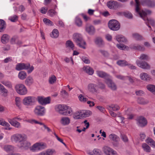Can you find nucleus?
<instances>
[{
  "label": "nucleus",
  "mask_w": 155,
  "mask_h": 155,
  "mask_svg": "<svg viewBox=\"0 0 155 155\" xmlns=\"http://www.w3.org/2000/svg\"><path fill=\"white\" fill-rule=\"evenodd\" d=\"M74 41L77 43L79 47L84 49L85 48V45L86 43L83 39L82 35L78 33L74 34L73 36Z\"/></svg>",
  "instance_id": "obj_2"
},
{
  "label": "nucleus",
  "mask_w": 155,
  "mask_h": 155,
  "mask_svg": "<svg viewBox=\"0 0 155 155\" xmlns=\"http://www.w3.org/2000/svg\"><path fill=\"white\" fill-rule=\"evenodd\" d=\"M147 142L149 144L153 147L155 146V142L151 138H148L147 140Z\"/></svg>",
  "instance_id": "obj_61"
},
{
  "label": "nucleus",
  "mask_w": 155,
  "mask_h": 155,
  "mask_svg": "<svg viewBox=\"0 0 155 155\" xmlns=\"http://www.w3.org/2000/svg\"><path fill=\"white\" fill-rule=\"evenodd\" d=\"M120 138L124 142L126 143L128 141V140L127 136L124 134L121 135Z\"/></svg>",
  "instance_id": "obj_62"
},
{
  "label": "nucleus",
  "mask_w": 155,
  "mask_h": 155,
  "mask_svg": "<svg viewBox=\"0 0 155 155\" xmlns=\"http://www.w3.org/2000/svg\"><path fill=\"white\" fill-rule=\"evenodd\" d=\"M8 121L12 126L16 128H19L21 127V124L16 121L15 117L12 119L8 118Z\"/></svg>",
  "instance_id": "obj_11"
},
{
  "label": "nucleus",
  "mask_w": 155,
  "mask_h": 155,
  "mask_svg": "<svg viewBox=\"0 0 155 155\" xmlns=\"http://www.w3.org/2000/svg\"><path fill=\"white\" fill-rule=\"evenodd\" d=\"M117 64L120 66H124L128 64V63L124 60H119L117 62Z\"/></svg>",
  "instance_id": "obj_39"
},
{
  "label": "nucleus",
  "mask_w": 155,
  "mask_h": 155,
  "mask_svg": "<svg viewBox=\"0 0 155 155\" xmlns=\"http://www.w3.org/2000/svg\"><path fill=\"white\" fill-rule=\"evenodd\" d=\"M6 26L5 21L3 20L0 19V32H3Z\"/></svg>",
  "instance_id": "obj_36"
},
{
  "label": "nucleus",
  "mask_w": 155,
  "mask_h": 155,
  "mask_svg": "<svg viewBox=\"0 0 155 155\" xmlns=\"http://www.w3.org/2000/svg\"><path fill=\"white\" fill-rule=\"evenodd\" d=\"M15 104L19 108L21 107V98L19 97H17L15 99Z\"/></svg>",
  "instance_id": "obj_41"
},
{
  "label": "nucleus",
  "mask_w": 155,
  "mask_h": 155,
  "mask_svg": "<svg viewBox=\"0 0 155 155\" xmlns=\"http://www.w3.org/2000/svg\"><path fill=\"white\" fill-rule=\"evenodd\" d=\"M140 78L144 81H150L151 78L148 74L146 73H142L140 75Z\"/></svg>",
  "instance_id": "obj_28"
},
{
  "label": "nucleus",
  "mask_w": 155,
  "mask_h": 155,
  "mask_svg": "<svg viewBox=\"0 0 155 155\" xmlns=\"http://www.w3.org/2000/svg\"><path fill=\"white\" fill-rule=\"evenodd\" d=\"M59 34V32L58 30L55 29L52 31L51 34H50V36L53 38H56L58 36Z\"/></svg>",
  "instance_id": "obj_37"
},
{
  "label": "nucleus",
  "mask_w": 155,
  "mask_h": 155,
  "mask_svg": "<svg viewBox=\"0 0 155 155\" xmlns=\"http://www.w3.org/2000/svg\"><path fill=\"white\" fill-rule=\"evenodd\" d=\"M137 101L139 103L142 104H147L148 102L147 101L145 100L144 98L141 97L138 98Z\"/></svg>",
  "instance_id": "obj_50"
},
{
  "label": "nucleus",
  "mask_w": 155,
  "mask_h": 155,
  "mask_svg": "<svg viewBox=\"0 0 155 155\" xmlns=\"http://www.w3.org/2000/svg\"><path fill=\"white\" fill-rule=\"evenodd\" d=\"M56 153L54 149H48L45 151H43L38 153L37 155H53Z\"/></svg>",
  "instance_id": "obj_21"
},
{
  "label": "nucleus",
  "mask_w": 155,
  "mask_h": 155,
  "mask_svg": "<svg viewBox=\"0 0 155 155\" xmlns=\"http://www.w3.org/2000/svg\"><path fill=\"white\" fill-rule=\"evenodd\" d=\"M2 84L9 89H12V82L7 80H3L1 81Z\"/></svg>",
  "instance_id": "obj_26"
},
{
  "label": "nucleus",
  "mask_w": 155,
  "mask_h": 155,
  "mask_svg": "<svg viewBox=\"0 0 155 155\" xmlns=\"http://www.w3.org/2000/svg\"><path fill=\"white\" fill-rule=\"evenodd\" d=\"M136 2V12L138 13L140 16L142 18L143 20L145 21L146 24L149 28H150L149 24H150L152 25L154 24V20L151 19H148L147 18V15L150 14L151 12L150 10H145V11L142 10L141 11L140 10L139 6L140 5V2L138 0H135Z\"/></svg>",
  "instance_id": "obj_1"
},
{
  "label": "nucleus",
  "mask_w": 155,
  "mask_h": 155,
  "mask_svg": "<svg viewBox=\"0 0 155 155\" xmlns=\"http://www.w3.org/2000/svg\"><path fill=\"white\" fill-rule=\"evenodd\" d=\"M117 46L118 49L122 50H127L129 48L127 46L124 45L117 44Z\"/></svg>",
  "instance_id": "obj_54"
},
{
  "label": "nucleus",
  "mask_w": 155,
  "mask_h": 155,
  "mask_svg": "<svg viewBox=\"0 0 155 155\" xmlns=\"http://www.w3.org/2000/svg\"><path fill=\"white\" fill-rule=\"evenodd\" d=\"M75 22L76 25L78 27H81L82 25V21L78 17L76 18Z\"/></svg>",
  "instance_id": "obj_51"
},
{
  "label": "nucleus",
  "mask_w": 155,
  "mask_h": 155,
  "mask_svg": "<svg viewBox=\"0 0 155 155\" xmlns=\"http://www.w3.org/2000/svg\"><path fill=\"white\" fill-rule=\"evenodd\" d=\"M48 10V8L45 7H42L40 10V12L43 14H45Z\"/></svg>",
  "instance_id": "obj_64"
},
{
  "label": "nucleus",
  "mask_w": 155,
  "mask_h": 155,
  "mask_svg": "<svg viewBox=\"0 0 155 155\" xmlns=\"http://www.w3.org/2000/svg\"><path fill=\"white\" fill-rule=\"evenodd\" d=\"M82 112H76L74 113L73 117L75 119H79L82 117Z\"/></svg>",
  "instance_id": "obj_45"
},
{
  "label": "nucleus",
  "mask_w": 155,
  "mask_h": 155,
  "mask_svg": "<svg viewBox=\"0 0 155 155\" xmlns=\"http://www.w3.org/2000/svg\"><path fill=\"white\" fill-rule=\"evenodd\" d=\"M8 91L4 86L0 89V94L2 96L6 97L8 95Z\"/></svg>",
  "instance_id": "obj_31"
},
{
  "label": "nucleus",
  "mask_w": 155,
  "mask_h": 155,
  "mask_svg": "<svg viewBox=\"0 0 155 155\" xmlns=\"http://www.w3.org/2000/svg\"><path fill=\"white\" fill-rule=\"evenodd\" d=\"M136 63L138 67L143 69H149L150 68V65L145 61L137 60L136 61Z\"/></svg>",
  "instance_id": "obj_9"
},
{
  "label": "nucleus",
  "mask_w": 155,
  "mask_h": 155,
  "mask_svg": "<svg viewBox=\"0 0 155 155\" xmlns=\"http://www.w3.org/2000/svg\"><path fill=\"white\" fill-rule=\"evenodd\" d=\"M97 85L93 83H90L87 86V90L92 94L97 93L98 92Z\"/></svg>",
  "instance_id": "obj_10"
},
{
  "label": "nucleus",
  "mask_w": 155,
  "mask_h": 155,
  "mask_svg": "<svg viewBox=\"0 0 155 155\" xmlns=\"http://www.w3.org/2000/svg\"><path fill=\"white\" fill-rule=\"evenodd\" d=\"M36 100L35 97L28 96L25 97L23 100V103L25 106H31L33 105Z\"/></svg>",
  "instance_id": "obj_5"
},
{
  "label": "nucleus",
  "mask_w": 155,
  "mask_h": 155,
  "mask_svg": "<svg viewBox=\"0 0 155 155\" xmlns=\"http://www.w3.org/2000/svg\"><path fill=\"white\" fill-rule=\"evenodd\" d=\"M34 82L33 78L29 76L27 77L25 81V84L27 86H30Z\"/></svg>",
  "instance_id": "obj_27"
},
{
  "label": "nucleus",
  "mask_w": 155,
  "mask_h": 155,
  "mask_svg": "<svg viewBox=\"0 0 155 155\" xmlns=\"http://www.w3.org/2000/svg\"><path fill=\"white\" fill-rule=\"evenodd\" d=\"M86 31L90 35H93L95 32L94 27L92 25H88L86 27Z\"/></svg>",
  "instance_id": "obj_25"
},
{
  "label": "nucleus",
  "mask_w": 155,
  "mask_h": 155,
  "mask_svg": "<svg viewBox=\"0 0 155 155\" xmlns=\"http://www.w3.org/2000/svg\"><path fill=\"white\" fill-rule=\"evenodd\" d=\"M79 100L81 102L84 103L87 100V98L85 97L82 94H80L78 96Z\"/></svg>",
  "instance_id": "obj_56"
},
{
  "label": "nucleus",
  "mask_w": 155,
  "mask_h": 155,
  "mask_svg": "<svg viewBox=\"0 0 155 155\" xmlns=\"http://www.w3.org/2000/svg\"><path fill=\"white\" fill-rule=\"evenodd\" d=\"M9 36L7 34L3 35L1 37V41L3 44H5L8 41Z\"/></svg>",
  "instance_id": "obj_35"
},
{
  "label": "nucleus",
  "mask_w": 155,
  "mask_h": 155,
  "mask_svg": "<svg viewBox=\"0 0 155 155\" xmlns=\"http://www.w3.org/2000/svg\"><path fill=\"white\" fill-rule=\"evenodd\" d=\"M29 64H25L24 63H19L16 65L15 69L18 71L22 70H27L30 67Z\"/></svg>",
  "instance_id": "obj_15"
},
{
  "label": "nucleus",
  "mask_w": 155,
  "mask_h": 155,
  "mask_svg": "<svg viewBox=\"0 0 155 155\" xmlns=\"http://www.w3.org/2000/svg\"><path fill=\"white\" fill-rule=\"evenodd\" d=\"M38 102L43 105H45L49 104L50 102V99L49 97L45 98L43 97H38Z\"/></svg>",
  "instance_id": "obj_14"
},
{
  "label": "nucleus",
  "mask_w": 155,
  "mask_h": 155,
  "mask_svg": "<svg viewBox=\"0 0 155 155\" xmlns=\"http://www.w3.org/2000/svg\"><path fill=\"white\" fill-rule=\"evenodd\" d=\"M45 110L44 107L41 106H37L35 107L34 112L37 115L42 116L44 115Z\"/></svg>",
  "instance_id": "obj_8"
},
{
  "label": "nucleus",
  "mask_w": 155,
  "mask_h": 155,
  "mask_svg": "<svg viewBox=\"0 0 155 155\" xmlns=\"http://www.w3.org/2000/svg\"><path fill=\"white\" fill-rule=\"evenodd\" d=\"M96 73L99 77L104 78L107 80L110 76L105 72L101 71H97Z\"/></svg>",
  "instance_id": "obj_23"
},
{
  "label": "nucleus",
  "mask_w": 155,
  "mask_h": 155,
  "mask_svg": "<svg viewBox=\"0 0 155 155\" xmlns=\"http://www.w3.org/2000/svg\"><path fill=\"white\" fill-rule=\"evenodd\" d=\"M27 138L25 134H16L11 136V140L13 142L19 143H20L24 140H26Z\"/></svg>",
  "instance_id": "obj_3"
},
{
  "label": "nucleus",
  "mask_w": 155,
  "mask_h": 155,
  "mask_svg": "<svg viewBox=\"0 0 155 155\" xmlns=\"http://www.w3.org/2000/svg\"><path fill=\"white\" fill-rule=\"evenodd\" d=\"M66 45L67 47L70 48L72 49H73L74 48V45L72 41L70 40L67 41Z\"/></svg>",
  "instance_id": "obj_52"
},
{
  "label": "nucleus",
  "mask_w": 155,
  "mask_h": 155,
  "mask_svg": "<svg viewBox=\"0 0 155 155\" xmlns=\"http://www.w3.org/2000/svg\"><path fill=\"white\" fill-rule=\"evenodd\" d=\"M26 140H24L21 142L18 145L20 148H22L25 150H27L31 146V143L29 142L26 141Z\"/></svg>",
  "instance_id": "obj_18"
},
{
  "label": "nucleus",
  "mask_w": 155,
  "mask_h": 155,
  "mask_svg": "<svg viewBox=\"0 0 155 155\" xmlns=\"http://www.w3.org/2000/svg\"><path fill=\"white\" fill-rule=\"evenodd\" d=\"M108 7L110 9H115L119 7V4L118 2L114 1H110L107 3Z\"/></svg>",
  "instance_id": "obj_13"
},
{
  "label": "nucleus",
  "mask_w": 155,
  "mask_h": 155,
  "mask_svg": "<svg viewBox=\"0 0 155 155\" xmlns=\"http://www.w3.org/2000/svg\"><path fill=\"white\" fill-rule=\"evenodd\" d=\"M142 147L143 150L146 152H150L151 151L150 146L145 143H143L142 145Z\"/></svg>",
  "instance_id": "obj_43"
},
{
  "label": "nucleus",
  "mask_w": 155,
  "mask_h": 155,
  "mask_svg": "<svg viewBox=\"0 0 155 155\" xmlns=\"http://www.w3.org/2000/svg\"><path fill=\"white\" fill-rule=\"evenodd\" d=\"M92 114V112L89 110L83 111L82 112V117H89Z\"/></svg>",
  "instance_id": "obj_44"
},
{
  "label": "nucleus",
  "mask_w": 155,
  "mask_h": 155,
  "mask_svg": "<svg viewBox=\"0 0 155 155\" xmlns=\"http://www.w3.org/2000/svg\"><path fill=\"white\" fill-rule=\"evenodd\" d=\"M109 137L110 140H112L114 141H119L120 140L119 137L114 134H110L109 136Z\"/></svg>",
  "instance_id": "obj_34"
},
{
  "label": "nucleus",
  "mask_w": 155,
  "mask_h": 155,
  "mask_svg": "<svg viewBox=\"0 0 155 155\" xmlns=\"http://www.w3.org/2000/svg\"><path fill=\"white\" fill-rule=\"evenodd\" d=\"M110 109L114 111H117L119 110L120 107L117 104H112L109 106Z\"/></svg>",
  "instance_id": "obj_53"
},
{
  "label": "nucleus",
  "mask_w": 155,
  "mask_h": 155,
  "mask_svg": "<svg viewBox=\"0 0 155 155\" xmlns=\"http://www.w3.org/2000/svg\"><path fill=\"white\" fill-rule=\"evenodd\" d=\"M72 110L71 107L68 106L66 108V110L62 114V115L65 116L71 115L72 114Z\"/></svg>",
  "instance_id": "obj_30"
},
{
  "label": "nucleus",
  "mask_w": 155,
  "mask_h": 155,
  "mask_svg": "<svg viewBox=\"0 0 155 155\" xmlns=\"http://www.w3.org/2000/svg\"><path fill=\"white\" fill-rule=\"evenodd\" d=\"M43 21L45 25H47L51 26H53L54 25L52 22L48 19L44 18L43 20Z\"/></svg>",
  "instance_id": "obj_48"
},
{
  "label": "nucleus",
  "mask_w": 155,
  "mask_h": 155,
  "mask_svg": "<svg viewBox=\"0 0 155 155\" xmlns=\"http://www.w3.org/2000/svg\"><path fill=\"white\" fill-rule=\"evenodd\" d=\"M95 43L96 44L99 46H102L104 45V43L100 37H97L96 38L95 41Z\"/></svg>",
  "instance_id": "obj_33"
},
{
  "label": "nucleus",
  "mask_w": 155,
  "mask_h": 155,
  "mask_svg": "<svg viewBox=\"0 0 155 155\" xmlns=\"http://www.w3.org/2000/svg\"><path fill=\"white\" fill-rule=\"evenodd\" d=\"M46 147L45 143L43 142L37 143L30 147L31 150L35 152L36 150H42L45 149Z\"/></svg>",
  "instance_id": "obj_7"
},
{
  "label": "nucleus",
  "mask_w": 155,
  "mask_h": 155,
  "mask_svg": "<svg viewBox=\"0 0 155 155\" xmlns=\"http://www.w3.org/2000/svg\"><path fill=\"white\" fill-rule=\"evenodd\" d=\"M103 151L106 155H115L117 154L116 151L108 147H104Z\"/></svg>",
  "instance_id": "obj_16"
},
{
  "label": "nucleus",
  "mask_w": 155,
  "mask_h": 155,
  "mask_svg": "<svg viewBox=\"0 0 155 155\" xmlns=\"http://www.w3.org/2000/svg\"><path fill=\"white\" fill-rule=\"evenodd\" d=\"M18 16L16 15H14L13 16L9 17L8 19L11 21L15 22L17 21L18 20Z\"/></svg>",
  "instance_id": "obj_55"
},
{
  "label": "nucleus",
  "mask_w": 155,
  "mask_h": 155,
  "mask_svg": "<svg viewBox=\"0 0 155 155\" xmlns=\"http://www.w3.org/2000/svg\"><path fill=\"white\" fill-rule=\"evenodd\" d=\"M147 89L155 95V85L148 84L147 86Z\"/></svg>",
  "instance_id": "obj_38"
},
{
  "label": "nucleus",
  "mask_w": 155,
  "mask_h": 155,
  "mask_svg": "<svg viewBox=\"0 0 155 155\" xmlns=\"http://www.w3.org/2000/svg\"><path fill=\"white\" fill-rule=\"evenodd\" d=\"M67 106L65 104H58L55 106V109L56 111L62 115V114L66 110Z\"/></svg>",
  "instance_id": "obj_12"
},
{
  "label": "nucleus",
  "mask_w": 155,
  "mask_h": 155,
  "mask_svg": "<svg viewBox=\"0 0 155 155\" xmlns=\"http://www.w3.org/2000/svg\"><path fill=\"white\" fill-rule=\"evenodd\" d=\"M25 121H26L27 122H29L31 124H40V125H41L42 124H42V123L39 122L36 120H35V119H29L28 120H25Z\"/></svg>",
  "instance_id": "obj_49"
},
{
  "label": "nucleus",
  "mask_w": 155,
  "mask_h": 155,
  "mask_svg": "<svg viewBox=\"0 0 155 155\" xmlns=\"http://www.w3.org/2000/svg\"><path fill=\"white\" fill-rule=\"evenodd\" d=\"M70 121V119L68 117H63L61 118L60 122L62 125L66 126L69 124Z\"/></svg>",
  "instance_id": "obj_22"
},
{
  "label": "nucleus",
  "mask_w": 155,
  "mask_h": 155,
  "mask_svg": "<svg viewBox=\"0 0 155 155\" xmlns=\"http://www.w3.org/2000/svg\"><path fill=\"white\" fill-rule=\"evenodd\" d=\"M15 89L17 93L21 95H25L28 93V90L25 86L21 84H16Z\"/></svg>",
  "instance_id": "obj_4"
},
{
  "label": "nucleus",
  "mask_w": 155,
  "mask_h": 155,
  "mask_svg": "<svg viewBox=\"0 0 155 155\" xmlns=\"http://www.w3.org/2000/svg\"><path fill=\"white\" fill-rule=\"evenodd\" d=\"M108 26L110 29L113 31H117L120 28V23L114 19L110 20L109 21Z\"/></svg>",
  "instance_id": "obj_6"
},
{
  "label": "nucleus",
  "mask_w": 155,
  "mask_h": 155,
  "mask_svg": "<svg viewBox=\"0 0 155 155\" xmlns=\"http://www.w3.org/2000/svg\"><path fill=\"white\" fill-rule=\"evenodd\" d=\"M83 69L84 71L90 75H92L94 73V70L93 69L89 66H84Z\"/></svg>",
  "instance_id": "obj_24"
},
{
  "label": "nucleus",
  "mask_w": 155,
  "mask_h": 155,
  "mask_svg": "<svg viewBox=\"0 0 155 155\" xmlns=\"http://www.w3.org/2000/svg\"><path fill=\"white\" fill-rule=\"evenodd\" d=\"M133 38L137 40H141L143 39V38L140 35L136 33L132 34Z\"/></svg>",
  "instance_id": "obj_47"
},
{
  "label": "nucleus",
  "mask_w": 155,
  "mask_h": 155,
  "mask_svg": "<svg viewBox=\"0 0 155 155\" xmlns=\"http://www.w3.org/2000/svg\"><path fill=\"white\" fill-rule=\"evenodd\" d=\"M132 48L134 49L138 50L140 51H144V47L140 45L134 46Z\"/></svg>",
  "instance_id": "obj_58"
},
{
  "label": "nucleus",
  "mask_w": 155,
  "mask_h": 155,
  "mask_svg": "<svg viewBox=\"0 0 155 155\" xmlns=\"http://www.w3.org/2000/svg\"><path fill=\"white\" fill-rule=\"evenodd\" d=\"M81 59L86 64H89L90 63V60L86 57H82Z\"/></svg>",
  "instance_id": "obj_63"
},
{
  "label": "nucleus",
  "mask_w": 155,
  "mask_h": 155,
  "mask_svg": "<svg viewBox=\"0 0 155 155\" xmlns=\"http://www.w3.org/2000/svg\"><path fill=\"white\" fill-rule=\"evenodd\" d=\"M141 3L143 5H147L150 7H153L155 5V2L150 0H141Z\"/></svg>",
  "instance_id": "obj_20"
},
{
  "label": "nucleus",
  "mask_w": 155,
  "mask_h": 155,
  "mask_svg": "<svg viewBox=\"0 0 155 155\" xmlns=\"http://www.w3.org/2000/svg\"><path fill=\"white\" fill-rule=\"evenodd\" d=\"M138 125L140 127H143L147 125V122L146 119L143 117H140L137 119Z\"/></svg>",
  "instance_id": "obj_19"
},
{
  "label": "nucleus",
  "mask_w": 155,
  "mask_h": 155,
  "mask_svg": "<svg viewBox=\"0 0 155 155\" xmlns=\"http://www.w3.org/2000/svg\"><path fill=\"white\" fill-rule=\"evenodd\" d=\"M56 77L54 75H52L49 78V81L50 84H54L56 81Z\"/></svg>",
  "instance_id": "obj_57"
},
{
  "label": "nucleus",
  "mask_w": 155,
  "mask_h": 155,
  "mask_svg": "<svg viewBox=\"0 0 155 155\" xmlns=\"http://www.w3.org/2000/svg\"><path fill=\"white\" fill-rule=\"evenodd\" d=\"M138 58L140 60L145 61H148L150 59L148 55L144 54H141Z\"/></svg>",
  "instance_id": "obj_40"
},
{
  "label": "nucleus",
  "mask_w": 155,
  "mask_h": 155,
  "mask_svg": "<svg viewBox=\"0 0 155 155\" xmlns=\"http://www.w3.org/2000/svg\"><path fill=\"white\" fill-rule=\"evenodd\" d=\"M116 40L119 42H126L127 41L126 38L121 35H117L116 36Z\"/></svg>",
  "instance_id": "obj_29"
},
{
  "label": "nucleus",
  "mask_w": 155,
  "mask_h": 155,
  "mask_svg": "<svg viewBox=\"0 0 155 155\" xmlns=\"http://www.w3.org/2000/svg\"><path fill=\"white\" fill-rule=\"evenodd\" d=\"M53 134L55 136L56 139L59 141L60 142L62 143L63 144L65 147H66V145L65 144V143L63 142V140L62 139H61V138H60L59 137H58V136L55 133H53Z\"/></svg>",
  "instance_id": "obj_60"
},
{
  "label": "nucleus",
  "mask_w": 155,
  "mask_h": 155,
  "mask_svg": "<svg viewBox=\"0 0 155 155\" xmlns=\"http://www.w3.org/2000/svg\"><path fill=\"white\" fill-rule=\"evenodd\" d=\"M99 52L104 56L105 57H108L109 55L108 53L105 50H99Z\"/></svg>",
  "instance_id": "obj_59"
},
{
  "label": "nucleus",
  "mask_w": 155,
  "mask_h": 155,
  "mask_svg": "<svg viewBox=\"0 0 155 155\" xmlns=\"http://www.w3.org/2000/svg\"><path fill=\"white\" fill-rule=\"evenodd\" d=\"M4 149L7 152L13 151L14 150L13 146L10 145H6L4 147Z\"/></svg>",
  "instance_id": "obj_42"
},
{
  "label": "nucleus",
  "mask_w": 155,
  "mask_h": 155,
  "mask_svg": "<svg viewBox=\"0 0 155 155\" xmlns=\"http://www.w3.org/2000/svg\"><path fill=\"white\" fill-rule=\"evenodd\" d=\"M27 76L26 73L24 71H20L18 75V78L21 80H23L25 79Z\"/></svg>",
  "instance_id": "obj_32"
},
{
  "label": "nucleus",
  "mask_w": 155,
  "mask_h": 155,
  "mask_svg": "<svg viewBox=\"0 0 155 155\" xmlns=\"http://www.w3.org/2000/svg\"><path fill=\"white\" fill-rule=\"evenodd\" d=\"M48 15L51 17L57 15L58 13L54 10L51 9L48 10Z\"/></svg>",
  "instance_id": "obj_46"
},
{
  "label": "nucleus",
  "mask_w": 155,
  "mask_h": 155,
  "mask_svg": "<svg viewBox=\"0 0 155 155\" xmlns=\"http://www.w3.org/2000/svg\"><path fill=\"white\" fill-rule=\"evenodd\" d=\"M106 82L108 87L112 90L114 91L116 90L117 88V86L110 79V77L106 80Z\"/></svg>",
  "instance_id": "obj_17"
}]
</instances>
